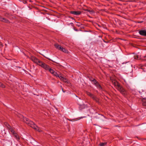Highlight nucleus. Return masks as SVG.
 <instances>
[{
    "mask_svg": "<svg viewBox=\"0 0 146 146\" xmlns=\"http://www.w3.org/2000/svg\"><path fill=\"white\" fill-rule=\"evenodd\" d=\"M78 24H76V25L78 26V27H80L81 26V25H82L80 23H78Z\"/></svg>",
    "mask_w": 146,
    "mask_h": 146,
    "instance_id": "21",
    "label": "nucleus"
},
{
    "mask_svg": "<svg viewBox=\"0 0 146 146\" xmlns=\"http://www.w3.org/2000/svg\"><path fill=\"white\" fill-rule=\"evenodd\" d=\"M86 11H88V12H90V13H94V11L92 10H89L88 9H87L86 10Z\"/></svg>",
    "mask_w": 146,
    "mask_h": 146,
    "instance_id": "18",
    "label": "nucleus"
},
{
    "mask_svg": "<svg viewBox=\"0 0 146 146\" xmlns=\"http://www.w3.org/2000/svg\"><path fill=\"white\" fill-rule=\"evenodd\" d=\"M142 102L143 106L146 107V98H144L143 99Z\"/></svg>",
    "mask_w": 146,
    "mask_h": 146,
    "instance_id": "13",
    "label": "nucleus"
},
{
    "mask_svg": "<svg viewBox=\"0 0 146 146\" xmlns=\"http://www.w3.org/2000/svg\"><path fill=\"white\" fill-rule=\"evenodd\" d=\"M91 81L93 82V83L96 86L97 88L100 90L102 89V88L101 86L99 84L98 82L95 79H92Z\"/></svg>",
    "mask_w": 146,
    "mask_h": 146,
    "instance_id": "6",
    "label": "nucleus"
},
{
    "mask_svg": "<svg viewBox=\"0 0 146 146\" xmlns=\"http://www.w3.org/2000/svg\"><path fill=\"white\" fill-rule=\"evenodd\" d=\"M18 117L21 119H23V121L27 124L28 125L31 126L33 128H34L39 132H40L42 131V130L40 128L38 127L33 122L29 120L28 118L25 117H24L23 115H18Z\"/></svg>",
    "mask_w": 146,
    "mask_h": 146,
    "instance_id": "1",
    "label": "nucleus"
},
{
    "mask_svg": "<svg viewBox=\"0 0 146 146\" xmlns=\"http://www.w3.org/2000/svg\"><path fill=\"white\" fill-rule=\"evenodd\" d=\"M81 117L80 118V119H81V118H83V117Z\"/></svg>",
    "mask_w": 146,
    "mask_h": 146,
    "instance_id": "26",
    "label": "nucleus"
},
{
    "mask_svg": "<svg viewBox=\"0 0 146 146\" xmlns=\"http://www.w3.org/2000/svg\"><path fill=\"white\" fill-rule=\"evenodd\" d=\"M62 91H63V92H65V91H64L63 90V88H62Z\"/></svg>",
    "mask_w": 146,
    "mask_h": 146,
    "instance_id": "23",
    "label": "nucleus"
},
{
    "mask_svg": "<svg viewBox=\"0 0 146 146\" xmlns=\"http://www.w3.org/2000/svg\"><path fill=\"white\" fill-rule=\"evenodd\" d=\"M86 94L88 95L92 98L93 100L95 101L96 102L99 103V99L93 94H91L90 92H86Z\"/></svg>",
    "mask_w": 146,
    "mask_h": 146,
    "instance_id": "5",
    "label": "nucleus"
},
{
    "mask_svg": "<svg viewBox=\"0 0 146 146\" xmlns=\"http://www.w3.org/2000/svg\"><path fill=\"white\" fill-rule=\"evenodd\" d=\"M55 48L57 49L62 51V52L66 53H68L69 52L65 48L62 47L60 45L58 44H55L54 45Z\"/></svg>",
    "mask_w": 146,
    "mask_h": 146,
    "instance_id": "4",
    "label": "nucleus"
},
{
    "mask_svg": "<svg viewBox=\"0 0 146 146\" xmlns=\"http://www.w3.org/2000/svg\"><path fill=\"white\" fill-rule=\"evenodd\" d=\"M62 80H63L64 82H65V83H68V80L65 78H63V79H62Z\"/></svg>",
    "mask_w": 146,
    "mask_h": 146,
    "instance_id": "17",
    "label": "nucleus"
},
{
    "mask_svg": "<svg viewBox=\"0 0 146 146\" xmlns=\"http://www.w3.org/2000/svg\"><path fill=\"white\" fill-rule=\"evenodd\" d=\"M70 13L71 14L75 15H78L81 13V12L80 11H70Z\"/></svg>",
    "mask_w": 146,
    "mask_h": 146,
    "instance_id": "11",
    "label": "nucleus"
},
{
    "mask_svg": "<svg viewBox=\"0 0 146 146\" xmlns=\"http://www.w3.org/2000/svg\"><path fill=\"white\" fill-rule=\"evenodd\" d=\"M0 45H2V44L0 42Z\"/></svg>",
    "mask_w": 146,
    "mask_h": 146,
    "instance_id": "24",
    "label": "nucleus"
},
{
    "mask_svg": "<svg viewBox=\"0 0 146 146\" xmlns=\"http://www.w3.org/2000/svg\"><path fill=\"white\" fill-rule=\"evenodd\" d=\"M48 70L49 72L52 74L54 72V70L53 69H51L50 68Z\"/></svg>",
    "mask_w": 146,
    "mask_h": 146,
    "instance_id": "14",
    "label": "nucleus"
},
{
    "mask_svg": "<svg viewBox=\"0 0 146 146\" xmlns=\"http://www.w3.org/2000/svg\"><path fill=\"white\" fill-rule=\"evenodd\" d=\"M52 74L54 76H55L56 77L57 76H58V74L57 73L54 71V73Z\"/></svg>",
    "mask_w": 146,
    "mask_h": 146,
    "instance_id": "16",
    "label": "nucleus"
},
{
    "mask_svg": "<svg viewBox=\"0 0 146 146\" xmlns=\"http://www.w3.org/2000/svg\"><path fill=\"white\" fill-rule=\"evenodd\" d=\"M5 16L7 18L10 19H13V17H12V15L11 13H6L4 14Z\"/></svg>",
    "mask_w": 146,
    "mask_h": 146,
    "instance_id": "12",
    "label": "nucleus"
},
{
    "mask_svg": "<svg viewBox=\"0 0 146 146\" xmlns=\"http://www.w3.org/2000/svg\"><path fill=\"white\" fill-rule=\"evenodd\" d=\"M107 143L106 142H101L100 143L99 145L100 146H104L105 145H106L107 144Z\"/></svg>",
    "mask_w": 146,
    "mask_h": 146,
    "instance_id": "15",
    "label": "nucleus"
},
{
    "mask_svg": "<svg viewBox=\"0 0 146 146\" xmlns=\"http://www.w3.org/2000/svg\"><path fill=\"white\" fill-rule=\"evenodd\" d=\"M30 59L34 62L37 64H40L41 61L40 60L37 58L33 56H32L30 57Z\"/></svg>",
    "mask_w": 146,
    "mask_h": 146,
    "instance_id": "8",
    "label": "nucleus"
},
{
    "mask_svg": "<svg viewBox=\"0 0 146 146\" xmlns=\"http://www.w3.org/2000/svg\"><path fill=\"white\" fill-rule=\"evenodd\" d=\"M71 18L72 19H74V18L72 17H71Z\"/></svg>",
    "mask_w": 146,
    "mask_h": 146,
    "instance_id": "25",
    "label": "nucleus"
},
{
    "mask_svg": "<svg viewBox=\"0 0 146 146\" xmlns=\"http://www.w3.org/2000/svg\"><path fill=\"white\" fill-rule=\"evenodd\" d=\"M57 77H58L61 80H62V79H63V78H64V77H62L61 76L59 75H58V76H57Z\"/></svg>",
    "mask_w": 146,
    "mask_h": 146,
    "instance_id": "20",
    "label": "nucleus"
},
{
    "mask_svg": "<svg viewBox=\"0 0 146 146\" xmlns=\"http://www.w3.org/2000/svg\"><path fill=\"white\" fill-rule=\"evenodd\" d=\"M0 21L7 23H10L8 20L3 17L1 16H0Z\"/></svg>",
    "mask_w": 146,
    "mask_h": 146,
    "instance_id": "10",
    "label": "nucleus"
},
{
    "mask_svg": "<svg viewBox=\"0 0 146 146\" xmlns=\"http://www.w3.org/2000/svg\"><path fill=\"white\" fill-rule=\"evenodd\" d=\"M0 87L3 88H4L5 86L3 84L0 82Z\"/></svg>",
    "mask_w": 146,
    "mask_h": 146,
    "instance_id": "19",
    "label": "nucleus"
},
{
    "mask_svg": "<svg viewBox=\"0 0 146 146\" xmlns=\"http://www.w3.org/2000/svg\"><path fill=\"white\" fill-rule=\"evenodd\" d=\"M38 65L46 70H48L50 68L48 65L42 61Z\"/></svg>",
    "mask_w": 146,
    "mask_h": 146,
    "instance_id": "7",
    "label": "nucleus"
},
{
    "mask_svg": "<svg viewBox=\"0 0 146 146\" xmlns=\"http://www.w3.org/2000/svg\"><path fill=\"white\" fill-rule=\"evenodd\" d=\"M111 80L113 84L116 87V88L123 94L125 95L126 94V91L120 85V84L116 80L111 78Z\"/></svg>",
    "mask_w": 146,
    "mask_h": 146,
    "instance_id": "2",
    "label": "nucleus"
},
{
    "mask_svg": "<svg viewBox=\"0 0 146 146\" xmlns=\"http://www.w3.org/2000/svg\"><path fill=\"white\" fill-rule=\"evenodd\" d=\"M74 30L76 31H78L77 29H76L75 28H74Z\"/></svg>",
    "mask_w": 146,
    "mask_h": 146,
    "instance_id": "22",
    "label": "nucleus"
},
{
    "mask_svg": "<svg viewBox=\"0 0 146 146\" xmlns=\"http://www.w3.org/2000/svg\"><path fill=\"white\" fill-rule=\"evenodd\" d=\"M5 125L7 127L8 129H9L11 132L12 135L14 137L16 138L17 141H18L20 139V138L17 134L15 132L13 129L7 123H5Z\"/></svg>",
    "mask_w": 146,
    "mask_h": 146,
    "instance_id": "3",
    "label": "nucleus"
},
{
    "mask_svg": "<svg viewBox=\"0 0 146 146\" xmlns=\"http://www.w3.org/2000/svg\"><path fill=\"white\" fill-rule=\"evenodd\" d=\"M139 33L141 36H146V30H140L139 31Z\"/></svg>",
    "mask_w": 146,
    "mask_h": 146,
    "instance_id": "9",
    "label": "nucleus"
}]
</instances>
